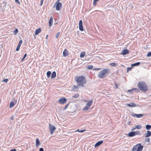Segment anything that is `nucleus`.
<instances>
[{"label": "nucleus", "mask_w": 151, "mask_h": 151, "mask_svg": "<svg viewBox=\"0 0 151 151\" xmlns=\"http://www.w3.org/2000/svg\"><path fill=\"white\" fill-rule=\"evenodd\" d=\"M75 80L79 86L83 87L86 84V77L83 76H76L75 78Z\"/></svg>", "instance_id": "1"}, {"label": "nucleus", "mask_w": 151, "mask_h": 151, "mask_svg": "<svg viewBox=\"0 0 151 151\" xmlns=\"http://www.w3.org/2000/svg\"><path fill=\"white\" fill-rule=\"evenodd\" d=\"M138 88L142 91L145 92L148 90L147 84L144 81L139 82L137 84Z\"/></svg>", "instance_id": "2"}, {"label": "nucleus", "mask_w": 151, "mask_h": 151, "mask_svg": "<svg viewBox=\"0 0 151 151\" xmlns=\"http://www.w3.org/2000/svg\"><path fill=\"white\" fill-rule=\"evenodd\" d=\"M110 70L109 69H105L101 70L99 73L98 76L100 78L106 77L108 74L110 73Z\"/></svg>", "instance_id": "3"}, {"label": "nucleus", "mask_w": 151, "mask_h": 151, "mask_svg": "<svg viewBox=\"0 0 151 151\" xmlns=\"http://www.w3.org/2000/svg\"><path fill=\"white\" fill-rule=\"evenodd\" d=\"M143 148L142 145L140 143L135 145L132 148V151H142Z\"/></svg>", "instance_id": "4"}, {"label": "nucleus", "mask_w": 151, "mask_h": 151, "mask_svg": "<svg viewBox=\"0 0 151 151\" xmlns=\"http://www.w3.org/2000/svg\"><path fill=\"white\" fill-rule=\"evenodd\" d=\"M93 102V101L91 100L89 101L88 103H87L86 106L83 108V110L84 111H87L90 108V107L92 105Z\"/></svg>", "instance_id": "5"}, {"label": "nucleus", "mask_w": 151, "mask_h": 151, "mask_svg": "<svg viewBox=\"0 0 151 151\" xmlns=\"http://www.w3.org/2000/svg\"><path fill=\"white\" fill-rule=\"evenodd\" d=\"M59 0H58L55 4V5H56V8L57 10H60L62 5V4L60 2H59Z\"/></svg>", "instance_id": "6"}, {"label": "nucleus", "mask_w": 151, "mask_h": 151, "mask_svg": "<svg viewBox=\"0 0 151 151\" xmlns=\"http://www.w3.org/2000/svg\"><path fill=\"white\" fill-rule=\"evenodd\" d=\"M49 128L51 134H52L56 130L55 127L51 124H49Z\"/></svg>", "instance_id": "7"}, {"label": "nucleus", "mask_w": 151, "mask_h": 151, "mask_svg": "<svg viewBox=\"0 0 151 151\" xmlns=\"http://www.w3.org/2000/svg\"><path fill=\"white\" fill-rule=\"evenodd\" d=\"M67 102L66 99L65 97H62L59 100L60 104H63Z\"/></svg>", "instance_id": "8"}, {"label": "nucleus", "mask_w": 151, "mask_h": 151, "mask_svg": "<svg viewBox=\"0 0 151 151\" xmlns=\"http://www.w3.org/2000/svg\"><path fill=\"white\" fill-rule=\"evenodd\" d=\"M17 102V100L15 99H13L12 101H11L9 105V107L11 108L15 105Z\"/></svg>", "instance_id": "9"}, {"label": "nucleus", "mask_w": 151, "mask_h": 151, "mask_svg": "<svg viewBox=\"0 0 151 151\" xmlns=\"http://www.w3.org/2000/svg\"><path fill=\"white\" fill-rule=\"evenodd\" d=\"M79 29L81 31L83 30V22L81 20L80 21L79 24Z\"/></svg>", "instance_id": "10"}, {"label": "nucleus", "mask_w": 151, "mask_h": 151, "mask_svg": "<svg viewBox=\"0 0 151 151\" xmlns=\"http://www.w3.org/2000/svg\"><path fill=\"white\" fill-rule=\"evenodd\" d=\"M142 128V126L140 124H138L135 125V127L132 129V131L137 129H140Z\"/></svg>", "instance_id": "11"}, {"label": "nucleus", "mask_w": 151, "mask_h": 151, "mask_svg": "<svg viewBox=\"0 0 151 151\" xmlns=\"http://www.w3.org/2000/svg\"><path fill=\"white\" fill-rule=\"evenodd\" d=\"M53 21V17H51L49 22V25L50 27H51L52 25Z\"/></svg>", "instance_id": "12"}, {"label": "nucleus", "mask_w": 151, "mask_h": 151, "mask_svg": "<svg viewBox=\"0 0 151 151\" xmlns=\"http://www.w3.org/2000/svg\"><path fill=\"white\" fill-rule=\"evenodd\" d=\"M129 51L128 50L125 49L122 51L121 54L124 55L129 53Z\"/></svg>", "instance_id": "13"}, {"label": "nucleus", "mask_w": 151, "mask_h": 151, "mask_svg": "<svg viewBox=\"0 0 151 151\" xmlns=\"http://www.w3.org/2000/svg\"><path fill=\"white\" fill-rule=\"evenodd\" d=\"M133 116L135 117L139 118L142 117L143 116V115L142 114H134L132 115Z\"/></svg>", "instance_id": "14"}, {"label": "nucleus", "mask_w": 151, "mask_h": 151, "mask_svg": "<svg viewBox=\"0 0 151 151\" xmlns=\"http://www.w3.org/2000/svg\"><path fill=\"white\" fill-rule=\"evenodd\" d=\"M68 51L67 50V49H65L63 52V56L66 57L68 55Z\"/></svg>", "instance_id": "15"}, {"label": "nucleus", "mask_w": 151, "mask_h": 151, "mask_svg": "<svg viewBox=\"0 0 151 151\" xmlns=\"http://www.w3.org/2000/svg\"><path fill=\"white\" fill-rule=\"evenodd\" d=\"M41 32V28H39L37 29L35 31V35H37L39 33H40Z\"/></svg>", "instance_id": "16"}, {"label": "nucleus", "mask_w": 151, "mask_h": 151, "mask_svg": "<svg viewBox=\"0 0 151 151\" xmlns=\"http://www.w3.org/2000/svg\"><path fill=\"white\" fill-rule=\"evenodd\" d=\"M151 136V132L148 131L147 133L145 134V137H148Z\"/></svg>", "instance_id": "17"}, {"label": "nucleus", "mask_w": 151, "mask_h": 151, "mask_svg": "<svg viewBox=\"0 0 151 151\" xmlns=\"http://www.w3.org/2000/svg\"><path fill=\"white\" fill-rule=\"evenodd\" d=\"M103 143V141L102 140L100 141L97 142L95 145V147H98L101 145Z\"/></svg>", "instance_id": "18"}, {"label": "nucleus", "mask_w": 151, "mask_h": 151, "mask_svg": "<svg viewBox=\"0 0 151 151\" xmlns=\"http://www.w3.org/2000/svg\"><path fill=\"white\" fill-rule=\"evenodd\" d=\"M127 105L130 107H135L136 106V105L133 103L127 104Z\"/></svg>", "instance_id": "19"}, {"label": "nucleus", "mask_w": 151, "mask_h": 151, "mask_svg": "<svg viewBox=\"0 0 151 151\" xmlns=\"http://www.w3.org/2000/svg\"><path fill=\"white\" fill-rule=\"evenodd\" d=\"M135 136L134 132H131L128 134V136L129 137H132Z\"/></svg>", "instance_id": "20"}, {"label": "nucleus", "mask_w": 151, "mask_h": 151, "mask_svg": "<svg viewBox=\"0 0 151 151\" xmlns=\"http://www.w3.org/2000/svg\"><path fill=\"white\" fill-rule=\"evenodd\" d=\"M79 86H79L78 84L77 86L74 85L73 86V90L76 89L77 91H78L79 88Z\"/></svg>", "instance_id": "21"}, {"label": "nucleus", "mask_w": 151, "mask_h": 151, "mask_svg": "<svg viewBox=\"0 0 151 151\" xmlns=\"http://www.w3.org/2000/svg\"><path fill=\"white\" fill-rule=\"evenodd\" d=\"M134 90H138V91H139V90L137 88H133V89L128 90V91L130 93H132L133 92V91H134Z\"/></svg>", "instance_id": "22"}, {"label": "nucleus", "mask_w": 151, "mask_h": 151, "mask_svg": "<svg viewBox=\"0 0 151 151\" xmlns=\"http://www.w3.org/2000/svg\"><path fill=\"white\" fill-rule=\"evenodd\" d=\"M36 145L37 147L40 144V142L38 139H37L36 141Z\"/></svg>", "instance_id": "23"}, {"label": "nucleus", "mask_w": 151, "mask_h": 151, "mask_svg": "<svg viewBox=\"0 0 151 151\" xmlns=\"http://www.w3.org/2000/svg\"><path fill=\"white\" fill-rule=\"evenodd\" d=\"M56 76V73L54 71L52 72V75H51V78H53L55 77Z\"/></svg>", "instance_id": "24"}, {"label": "nucleus", "mask_w": 151, "mask_h": 151, "mask_svg": "<svg viewBox=\"0 0 151 151\" xmlns=\"http://www.w3.org/2000/svg\"><path fill=\"white\" fill-rule=\"evenodd\" d=\"M85 55V52H82L80 54V57L81 58H83L84 57Z\"/></svg>", "instance_id": "25"}, {"label": "nucleus", "mask_w": 151, "mask_h": 151, "mask_svg": "<svg viewBox=\"0 0 151 151\" xmlns=\"http://www.w3.org/2000/svg\"><path fill=\"white\" fill-rule=\"evenodd\" d=\"M140 64V63L139 62L136 63L134 64H132L131 65L132 66H138Z\"/></svg>", "instance_id": "26"}, {"label": "nucleus", "mask_w": 151, "mask_h": 151, "mask_svg": "<svg viewBox=\"0 0 151 151\" xmlns=\"http://www.w3.org/2000/svg\"><path fill=\"white\" fill-rule=\"evenodd\" d=\"M51 74V72L50 71H48L47 73V78H50V75Z\"/></svg>", "instance_id": "27"}, {"label": "nucleus", "mask_w": 151, "mask_h": 151, "mask_svg": "<svg viewBox=\"0 0 151 151\" xmlns=\"http://www.w3.org/2000/svg\"><path fill=\"white\" fill-rule=\"evenodd\" d=\"M135 134V135H140L141 133L140 131L139 130H137L136 131L134 132Z\"/></svg>", "instance_id": "28"}, {"label": "nucleus", "mask_w": 151, "mask_h": 151, "mask_svg": "<svg viewBox=\"0 0 151 151\" xmlns=\"http://www.w3.org/2000/svg\"><path fill=\"white\" fill-rule=\"evenodd\" d=\"M110 65L112 66H115L117 65V64L116 63H110Z\"/></svg>", "instance_id": "29"}, {"label": "nucleus", "mask_w": 151, "mask_h": 151, "mask_svg": "<svg viewBox=\"0 0 151 151\" xmlns=\"http://www.w3.org/2000/svg\"><path fill=\"white\" fill-rule=\"evenodd\" d=\"M146 129L147 130H149L151 128V125H147L146 126Z\"/></svg>", "instance_id": "30"}, {"label": "nucleus", "mask_w": 151, "mask_h": 151, "mask_svg": "<svg viewBox=\"0 0 151 151\" xmlns=\"http://www.w3.org/2000/svg\"><path fill=\"white\" fill-rule=\"evenodd\" d=\"M79 96V94L77 93V94H75L73 96V97L75 98H78Z\"/></svg>", "instance_id": "31"}, {"label": "nucleus", "mask_w": 151, "mask_h": 151, "mask_svg": "<svg viewBox=\"0 0 151 151\" xmlns=\"http://www.w3.org/2000/svg\"><path fill=\"white\" fill-rule=\"evenodd\" d=\"M93 65H88L87 66V68L88 69H92L93 68Z\"/></svg>", "instance_id": "32"}, {"label": "nucleus", "mask_w": 151, "mask_h": 151, "mask_svg": "<svg viewBox=\"0 0 151 151\" xmlns=\"http://www.w3.org/2000/svg\"><path fill=\"white\" fill-rule=\"evenodd\" d=\"M18 32V30L17 28H15L14 30L13 31V33L14 35H16Z\"/></svg>", "instance_id": "33"}, {"label": "nucleus", "mask_w": 151, "mask_h": 151, "mask_svg": "<svg viewBox=\"0 0 151 151\" xmlns=\"http://www.w3.org/2000/svg\"><path fill=\"white\" fill-rule=\"evenodd\" d=\"M99 0H94L93 3V4L95 6L97 2Z\"/></svg>", "instance_id": "34"}, {"label": "nucleus", "mask_w": 151, "mask_h": 151, "mask_svg": "<svg viewBox=\"0 0 151 151\" xmlns=\"http://www.w3.org/2000/svg\"><path fill=\"white\" fill-rule=\"evenodd\" d=\"M20 46L18 45L16 49V50L17 51H18L19 50L20 48Z\"/></svg>", "instance_id": "35"}, {"label": "nucleus", "mask_w": 151, "mask_h": 151, "mask_svg": "<svg viewBox=\"0 0 151 151\" xmlns=\"http://www.w3.org/2000/svg\"><path fill=\"white\" fill-rule=\"evenodd\" d=\"M145 141L147 142H150V139L149 138H147L145 139Z\"/></svg>", "instance_id": "36"}, {"label": "nucleus", "mask_w": 151, "mask_h": 151, "mask_svg": "<svg viewBox=\"0 0 151 151\" xmlns=\"http://www.w3.org/2000/svg\"><path fill=\"white\" fill-rule=\"evenodd\" d=\"M22 41L21 40H20L19 41V43H18V45L21 46V45L22 44Z\"/></svg>", "instance_id": "37"}, {"label": "nucleus", "mask_w": 151, "mask_h": 151, "mask_svg": "<svg viewBox=\"0 0 151 151\" xmlns=\"http://www.w3.org/2000/svg\"><path fill=\"white\" fill-rule=\"evenodd\" d=\"M60 32H58L57 33V35H56V38H58V37L60 35Z\"/></svg>", "instance_id": "38"}, {"label": "nucleus", "mask_w": 151, "mask_h": 151, "mask_svg": "<svg viewBox=\"0 0 151 151\" xmlns=\"http://www.w3.org/2000/svg\"><path fill=\"white\" fill-rule=\"evenodd\" d=\"M147 56L148 57L151 56V52H149L148 53Z\"/></svg>", "instance_id": "39"}, {"label": "nucleus", "mask_w": 151, "mask_h": 151, "mask_svg": "<svg viewBox=\"0 0 151 151\" xmlns=\"http://www.w3.org/2000/svg\"><path fill=\"white\" fill-rule=\"evenodd\" d=\"M27 55V54H24L23 58L22 59V61H23L24 59L26 57Z\"/></svg>", "instance_id": "40"}, {"label": "nucleus", "mask_w": 151, "mask_h": 151, "mask_svg": "<svg viewBox=\"0 0 151 151\" xmlns=\"http://www.w3.org/2000/svg\"><path fill=\"white\" fill-rule=\"evenodd\" d=\"M101 69V68H94L93 70H99Z\"/></svg>", "instance_id": "41"}, {"label": "nucleus", "mask_w": 151, "mask_h": 151, "mask_svg": "<svg viewBox=\"0 0 151 151\" xmlns=\"http://www.w3.org/2000/svg\"><path fill=\"white\" fill-rule=\"evenodd\" d=\"M114 84H115V86H116V87L115 88L116 89H117L118 88V86L117 84L115 82L114 83Z\"/></svg>", "instance_id": "42"}, {"label": "nucleus", "mask_w": 151, "mask_h": 151, "mask_svg": "<svg viewBox=\"0 0 151 151\" xmlns=\"http://www.w3.org/2000/svg\"><path fill=\"white\" fill-rule=\"evenodd\" d=\"M132 68V67H130V68H127V72H128Z\"/></svg>", "instance_id": "43"}, {"label": "nucleus", "mask_w": 151, "mask_h": 151, "mask_svg": "<svg viewBox=\"0 0 151 151\" xmlns=\"http://www.w3.org/2000/svg\"><path fill=\"white\" fill-rule=\"evenodd\" d=\"M15 2L19 4H20V2L19 0H15Z\"/></svg>", "instance_id": "44"}, {"label": "nucleus", "mask_w": 151, "mask_h": 151, "mask_svg": "<svg viewBox=\"0 0 151 151\" xmlns=\"http://www.w3.org/2000/svg\"><path fill=\"white\" fill-rule=\"evenodd\" d=\"M8 81V79H4V80H3V81L6 82V83H7V81Z\"/></svg>", "instance_id": "45"}, {"label": "nucleus", "mask_w": 151, "mask_h": 151, "mask_svg": "<svg viewBox=\"0 0 151 151\" xmlns=\"http://www.w3.org/2000/svg\"><path fill=\"white\" fill-rule=\"evenodd\" d=\"M44 0H41L40 1V6H42L43 4V2Z\"/></svg>", "instance_id": "46"}, {"label": "nucleus", "mask_w": 151, "mask_h": 151, "mask_svg": "<svg viewBox=\"0 0 151 151\" xmlns=\"http://www.w3.org/2000/svg\"><path fill=\"white\" fill-rule=\"evenodd\" d=\"M69 105V104H68L66 106H65V107L64 108V110H65V109H66V108H67V107H68V105Z\"/></svg>", "instance_id": "47"}, {"label": "nucleus", "mask_w": 151, "mask_h": 151, "mask_svg": "<svg viewBox=\"0 0 151 151\" xmlns=\"http://www.w3.org/2000/svg\"><path fill=\"white\" fill-rule=\"evenodd\" d=\"M39 151H44V149L42 148H40V149Z\"/></svg>", "instance_id": "48"}, {"label": "nucleus", "mask_w": 151, "mask_h": 151, "mask_svg": "<svg viewBox=\"0 0 151 151\" xmlns=\"http://www.w3.org/2000/svg\"><path fill=\"white\" fill-rule=\"evenodd\" d=\"M85 131H86V130L85 129H84V130H80V132H83Z\"/></svg>", "instance_id": "49"}, {"label": "nucleus", "mask_w": 151, "mask_h": 151, "mask_svg": "<svg viewBox=\"0 0 151 151\" xmlns=\"http://www.w3.org/2000/svg\"><path fill=\"white\" fill-rule=\"evenodd\" d=\"M10 151H16V150L15 149H14L10 150Z\"/></svg>", "instance_id": "50"}, {"label": "nucleus", "mask_w": 151, "mask_h": 151, "mask_svg": "<svg viewBox=\"0 0 151 151\" xmlns=\"http://www.w3.org/2000/svg\"><path fill=\"white\" fill-rule=\"evenodd\" d=\"M80 130L79 129H78L77 130L76 132H80Z\"/></svg>", "instance_id": "51"}, {"label": "nucleus", "mask_w": 151, "mask_h": 151, "mask_svg": "<svg viewBox=\"0 0 151 151\" xmlns=\"http://www.w3.org/2000/svg\"><path fill=\"white\" fill-rule=\"evenodd\" d=\"M48 37V35H47V36H46V39H47V37Z\"/></svg>", "instance_id": "52"}, {"label": "nucleus", "mask_w": 151, "mask_h": 151, "mask_svg": "<svg viewBox=\"0 0 151 151\" xmlns=\"http://www.w3.org/2000/svg\"><path fill=\"white\" fill-rule=\"evenodd\" d=\"M13 119V118H12L11 119Z\"/></svg>", "instance_id": "53"}, {"label": "nucleus", "mask_w": 151, "mask_h": 151, "mask_svg": "<svg viewBox=\"0 0 151 151\" xmlns=\"http://www.w3.org/2000/svg\"><path fill=\"white\" fill-rule=\"evenodd\" d=\"M13 119V118H12L11 119Z\"/></svg>", "instance_id": "54"}, {"label": "nucleus", "mask_w": 151, "mask_h": 151, "mask_svg": "<svg viewBox=\"0 0 151 151\" xmlns=\"http://www.w3.org/2000/svg\"><path fill=\"white\" fill-rule=\"evenodd\" d=\"M13 119V118H12L11 119Z\"/></svg>", "instance_id": "55"}]
</instances>
